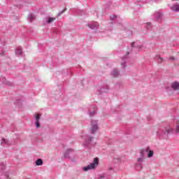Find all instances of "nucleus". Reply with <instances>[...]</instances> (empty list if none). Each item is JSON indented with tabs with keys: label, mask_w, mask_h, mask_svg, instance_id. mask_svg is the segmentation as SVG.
<instances>
[{
	"label": "nucleus",
	"mask_w": 179,
	"mask_h": 179,
	"mask_svg": "<svg viewBox=\"0 0 179 179\" xmlns=\"http://www.w3.org/2000/svg\"><path fill=\"white\" fill-rule=\"evenodd\" d=\"M97 166H99V158H94V162L84 167L83 170L84 171H89V170H93V169H96Z\"/></svg>",
	"instance_id": "nucleus-1"
},
{
	"label": "nucleus",
	"mask_w": 179,
	"mask_h": 179,
	"mask_svg": "<svg viewBox=\"0 0 179 179\" xmlns=\"http://www.w3.org/2000/svg\"><path fill=\"white\" fill-rule=\"evenodd\" d=\"M92 128H91V131L92 134H94V132H96V131H97V129H99V127L97 126V122L96 121L92 122Z\"/></svg>",
	"instance_id": "nucleus-2"
},
{
	"label": "nucleus",
	"mask_w": 179,
	"mask_h": 179,
	"mask_svg": "<svg viewBox=\"0 0 179 179\" xmlns=\"http://www.w3.org/2000/svg\"><path fill=\"white\" fill-rule=\"evenodd\" d=\"M171 86L173 90H179V83H177V82L173 83Z\"/></svg>",
	"instance_id": "nucleus-3"
},
{
	"label": "nucleus",
	"mask_w": 179,
	"mask_h": 179,
	"mask_svg": "<svg viewBox=\"0 0 179 179\" xmlns=\"http://www.w3.org/2000/svg\"><path fill=\"white\" fill-rule=\"evenodd\" d=\"M171 9H172V10H174L175 12H178V10H179V5L178 4L173 5L171 7Z\"/></svg>",
	"instance_id": "nucleus-4"
},
{
	"label": "nucleus",
	"mask_w": 179,
	"mask_h": 179,
	"mask_svg": "<svg viewBox=\"0 0 179 179\" xmlns=\"http://www.w3.org/2000/svg\"><path fill=\"white\" fill-rule=\"evenodd\" d=\"M22 52H23V50H22V48L19 47L17 48L15 53L17 55H22Z\"/></svg>",
	"instance_id": "nucleus-5"
},
{
	"label": "nucleus",
	"mask_w": 179,
	"mask_h": 179,
	"mask_svg": "<svg viewBox=\"0 0 179 179\" xmlns=\"http://www.w3.org/2000/svg\"><path fill=\"white\" fill-rule=\"evenodd\" d=\"M36 166H43V159H38L36 161Z\"/></svg>",
	"instance_id": "nucleus-6"
},
{
	"label": "nucleus",
	"mask_w": 179,
	"mask_h": 179,
	"mask_svg": "<svg viewBox=\"0 0 179 179\" xmlns=\"http://www.w3.org/2000/svg\"><path fill=\"white\" fill-rule=\"evenodd\" d=\"M119 73H120L117 70H113V71L112 72L113 76H115V77L118 76Z\"/></svg>",
	"instance_id": "nucleus-7"
},
{
	"label": "nucleus",
	"mask_w": 179,
	"mask_h": 179,
	"mask_svg": "<svg viewBox=\"0 0 179 179\" xmlns=\"http://www.w3.org/2000/svg\"><path fill=\"white\" fill-rule=\"evenodd\" d=\"M54 20H55V18H54V17H49V19L48 20V23H52V22H54Z\"/></svg>",
	"instance_id": "nucleus-8"
},
{
	"label": "nucleus",
	"mask_w": 179,
	"mask_h": 179,
	"mask_svg": "<svg viewBox=\"0 0 179 179\" xmlns=\"http://www.w3.org/2000/svg\"><path fill=\"white\" fill-rule=\"evenodd\" d=\"M166 132H167V134H173V129L171 128L166 129Z\"/></svg>",
	"instance_id": "nucleus-9"
},
{
	"label": "nucleus",
	"mask_w": 179,
	"mask_h": 179,
	"mask_svg": "<svg viewBox=\"0 0 179 179\" xmlns=\"http://www.w3.org/2000/svg\"><path fill=\"white\" fill-rule=\"evenodd\" d=\"M175 132H176V134H178V132H179V122H178L176 124V129Z\"/></svg>",
	"instance_id": "nucleus-10"
},
{
	"label": "nucleus",
	"mask_w": 179,
	"mask_h": 179,
	"mask_svg": "<svg viewBox=\"0 0 179 179\" xmlns=\"http://www.w3.org/2000/svg\"><path fill=\"white\" fill-rule=\"evenodd\" d=\"M153 157V151H150L148 153V157Z\"/></svg>",
	"instance_id": "nucleus-11"
},
{
	"label": "nucleus",
	"mask_w": 179,
	"mask_h": 179,
	"mask_svg": "<svg viewBox=\"0 0 179 179\" xmlns=\"http://www.w3.org/2000/svg\"><path fill=\"white\" fill-rule=\"evenodd\" d=\"M89 27L90 29H95V27H97V25H90V24H88Z\"/></svg>",
	"instance_id": "nucleus-12"
},
{
	"label": "nucleus",
	"mask_w": 179,
	"mask_h": 179,
	"mask_svg": "<svg viewBox=\"0 0 179 179\" xmlns=\"http://www.w3.org/2000/svg\"><path fill=\"white\" fill-rule=\"evenodd\" d=\"M36 128H40V122L39 121H36Z\"/></svg>",
	"instance_id": "nucleus-13"
},
{
	"label": "nucleus",
	"mask_w": 179,
	"mask_h": 179,
	"mask_svg": "<svg viewBox=\"0 0 179 179\" xmlns=\"http://www.w3.org/2000/svg\"><path fill=\"white\" fill-rule=\"evenodd\" d=\"M36 121H40V115L37 114L36 115Z\"/></svg>",
	"instance_id": "nucleus-14"
},
{
	"label": "nucleus",
	"mask_w": 179,
	"mask_h": 179,
	"mask_svg": "<svg viewBox=\"0 0 179 179\" xmlns=\"http://www.w3.org/2000/svg\"><path fill=\"white\" fill-rule=\"evenodd\" d=\"M33 19H34V16L30 15L29 16V20H31H31H33Z\"/></svg>",
	"instance_id": "nucleus-15"
},
{
	"label": "nucleus",
	"mask_w": 179,
	"mask_h": 179,
	"mask_svg": "<svg viewBox=\"0 0 179 179\" xmlns=\"http://www.w3.org/2000/svg\"><path fill=\"white\" fill-rule=\"evenodd\" d=\"M92 139H93V138H92V137L89 138L88 143H90V142H92Z\"/></svg>",
	"instance_id": "nucleus-16"
},
{
	"label": "nucleus",
	"mask_w": 179,
	"mask_h": 179,
	"mask_svg": "<svg viewBox=\"0 0 179 179\" xmlns=\"http://www.w3.org/2000/svg\"><path fill=\"white\" fill-rule=\"evenodd\" d=\"M134 44H135V42L131 43V47H134Z\"/></svg>",
	"instance_id": "nucleus-17"
},
{
	"label": "nucleus",
	"mask_w": 179,
	"mask_h": 179,
	"mask_svg": "<svg viewBox=\"0 0 179 179\" xmlns=\"http://www.w3.org/2000/svg\"><path fill=\"white\" fill-rule=\"evenodd\" d=\"M3 142L4 143H6V140L3 139Z\"/></svg>",
	"instance_id": "nucleus-18"
},
{
	"label": "nucleus",
	"mask_w": 179,
	"mask_h": 179,
	"mask_svg": "<svg viewBox=\"0 0 179 179\" xmlns=\"http://www.w3.org/2000/svg\"><path fill=\"white\" fill-rule=\"evenodd\" d=\"M145 152V150H141V153L143 155V153Z\"/></svg>",
	"instance_id": "nucleus-19"
},
{
	"label": "nucleus",
	"mask_w": 179,
	"mask_h": 179,
	"mask_svg": "<svg viewBox=\"0 0 179 179\" xmlns=\"http://www.w3.org/2000/svg\"><path fill=\"white\" fill-rule=\"evenodd\" d=\"M159 59H160L161 62H162V61H163V59H162L161 57H159Z\"/></svg>",
	"instance_id": "nucleus-20"
},
{
	"label": "nucleus",
	"mask_w": 179,
	"mask_h": 179,
	"mask_svg": "<svg viewBox=\"0 0 179 179\" xmlns=\"http://www.w3.org/2000/svg\"><path fill=\"white\" fill-rule=\"evenodd\" d=\"M141 161H142V159H141V158L138 159V162H141Z\"/></svg>",
	"instance_id": "nucleus-21"
},
{
	"label": "nucleus",
	"mask_w": 179,
	"mask_h": 179,
	"mask_svg": "<svg viewBox=\"0 0 179 179\" xmlns=\"http://www.w3.org/2000/svg\"><path fill=\"white\" fill-rule=\"evenodd\" d=\"M171 59H174V57H171Z\"/></svg>",
	"instance_id": "nucleus-22"
},
{
	"label": "nucleus",
	"mask_w": 179,
	"mask_h": 179,
	"mask_svg": "<svg viewBox=\"0 0 179 179\" xmlns=\"http://www.w3.org/2000/svg\"><path fill=\"white\" fill-rule=\"evenodd\" d=\"M175 1H178V0H175Z\"/></svg>",
	"instance_id": "nucleus-23"
}]
</instances>
